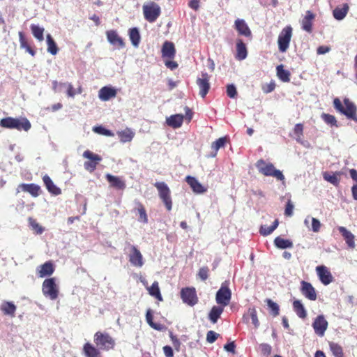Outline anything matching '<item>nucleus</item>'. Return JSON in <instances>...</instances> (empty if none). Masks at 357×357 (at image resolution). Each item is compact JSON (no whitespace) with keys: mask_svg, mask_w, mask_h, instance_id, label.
Masks as SVG:
<instances>
[{"mask_svg":"<svg viewBox=\"0 0 357 357\" xmlns=\"http://www.w3.org/2000/svg\"><path fill=\"white\" fill-rule=\"evenodd\" d=\"M343 102L345 107L343 106L339 98H335L333 100V106L335 109L340 113L345 115L347 119L357 122L356 106L349 98H344Z\"/></svg>","mask_w":357,"mask_h":357,"instance_id":"f257e3e1","label":"nucleus"},{"mask_svg":"<svg viewBox=\"0 0 357 357\" xmlns=\"http://www.w3.org/2000/svg\"><path fill=\"white\" fill-rule=\"evenodd\" d=\"M255 166L259 172L264 176H272L275 178L277 180L282 181L285 178L282 172L279 169H276L273 164L267 162L263 159L258 160Z\"/></svg>","mask_w":357,"mask_h":357,"instance_id":"f03ea898","label":"nucleus"},{"mask_svg":"<svg viewBox=\"0 0 357 357\" xmlns=\"http://www.w3.org/2000/svg\"><path fill=\"white\" fill-rule=\"evenodd\" d=\"M153 185L156 188L159 198L164 204L167 211H170L172 209L173 206L170 188L163 181L155 182Z\"/></svg>","mask_w":357,"mask_h":357,"instance_id":"7ed1b4c3","label":"nucleus"},{"mask_svg":"<svg viewBox=\"0 0 357 357\" xmlns=\"http://www.w3.org/2000/svg\"><path fill=\"white\" fill-rule=\"evenodd\" d=\"M93 340L100 350L108 351L114 349L115 345L114 340L107 333L96 332Z\"/></svg>","mask_w":357,"mask_h":357,"instance_id":"20e7f679","label":"nucleus"},{"mask_svg":"<svg viewBox=\"0 0 357 357\" xmlns=\"http://www.w3.org/2000/svg\"><path fill=\"white\" fill-rule=\"evenodd\" d=\"M144 19L150 23L155 22L161 14L160 7L154 1H150L142 6Z\"/></svg>","mask_w":357,"mask_h":357,"instance_id":"39448f33","label":"nucleus"},{"mask_svg":"<svg viewBox=\"0 0 357 357\" xmlns=\"http://www.w3.org/2000/svg\"><path fill=\"white\" fill-rule=\"evenodd\" d=\"M292 34L293 29L290 25L286 26L280 31L278 39V49L280 52H285L288 50Z\"/></svg>","mask_w":357,"mask_h":357,"instance_id":"423d86ee","label":"nucleus"},{"mask_svg":"<svg viewBox=\"0 0 357 357\" xmlns=\"http://www.w3.org/2000/svg\"><path fill=\"white\" fill-rule=\"evenodd\" d=\"M42 291L45 297L55 300L59 295V288L56 284L55 278L45 279L43 282Z\"/></svg>","mask_w":357,"mask_h":357,"instance_id":"0eeeda50","label":"nucleus"},{"mask_svg":"<svg viewBox=\"0 0 357 357\" xmlns=\"http://www.w3.org/2000/svg\"><path fill=\"white\" fill-rule=\"evenodd\" d=\"M231 298V292L228 287L227 282L222 283L220 289L217 291L215 301L218 304L225 307L229 305Z\"/></svg>","mask_w":357,"mask_h":357,"instance_id":"6e6552de","label":"nucleus"},{"mask_svg":"<svg viewBox=\"0 0 357 357\" xmlns=\"http://www.w3.org/2000/svg\"><path fill=\"white\" fill-rule=\"evenodd\" d=\"M83 157L89 160L84 163L85 169L89 172H94L98 163L102 160L100 155L93 153L89 150H86L83 153Z\"/></svg>","mask_w":357,"mask_h":357,"instance_id":"1a4fd4ad","label":"nucleus"},{"mask_svg":"<svg viewBox=\"0 0 357 357\" xmlns=\"http://www.w3.org/2000/svg\"><path fill=\"white\" fill-rule=\"evenodd\" d=\"M181 298L184 303L190 306H194L199 301L194 287L183 288L181 291Z\"/></svg>","mask_w":357,"mask_h":357,"instance_id":"9d476101","label":"nucleus"},{"mask_svg":"<svg viewBox=\"0 0 357 357\" xmlns=\"http://www.w3.org/2000/svg\"><path fill=\"white\" fill-rule=\"evenodd\" d=\"M328 326V323L322 314L318 315L312 323V327L314 333L319 337H323L324 335Z\"/></svg>","mask_w":357,"mask_h":357,"instance_id":"9b49d317","label":"nucleus"},{"mask_svg":"<svg viewBox=\"0 0 357 357\" xmlns=\"http://www.w3.org/2000/svg\"><path fill=\"white\" fill-rule=\"evenodd\" d=\"M209 79L210 76L207 73H202L201 77L197 79L196 83L199 89V93L202 98L206 97L211 88Z\"/></svg>","mask_w":357,"mask_h":357,"instance_id":"f8f14e48","label":"nucleus"},{"mask_svg":"<svg viewBox=\"0 0 357 357\" xmlns=\"http://www.w3.org/2000/svg\"><path fill=\"white\" fill-rule=\"evenodd\" d=\"M130 263L135 267H142L144 265V259L141 252L135 245H130L128 255Z\"/></svg>","mask_w":357,"mask_h":357,"instance_id":"ddd939ff","label":"nucleus"},{"mask_svg":"<svg viewBox=\"0 0 357 357\" xmlns=\"http://www.w3.org/2000/svg\"><path fill=\"white\" fill-rule=\"evenodd\" d=\"M301 294L310 301H316L317 298V294L314 287L310 282L302 280L301 282Z\"/></svg>","mask_w":357,"mask_h":357,"instance_id":"4468645a","label":"nucleus"},{"mask_svg":"<svg viewBox=\"0 0 357 357\" xmlns=\"http://www.w3.org/2000/svg\"><path fill=\"white\" fill-rule=\"evenodd\" d=\"M316 271L323 284L328 285L333 282V277L326 266L324 265L317 266Z\"/></svg>","mask_w":357,"mask_h":357,"instance_id":"2eb2a0df","label":"nucleus"},{"mask_svg":"<svg viewBox=\"0 0 357 357\" xmlns=\"http://www.w3.org/2000/svg\"><path fill=\"white\" fill-rule=\"evenodd\" d=\"M105 178L109 184V186L117 190H123L126 188V184L124 180L121 177L107 174Z\"/></svg>","mask_w":357,"mask_h":357,"instance_id":"dca6fc26","label":"nucleus"},{"mask_svg":"<svg viewBox=\"0 0 357 357\" xmlns=\"http://www.w3.org/2000/svg\"><path fill=\"white\" fill-rule=\"evenodd\" d=\"M315 19V15L310 10L305 12V16L301 21V28L305 31L311 33L312 32L313 21Z\"/></svg>","mask_w":357,"mask_h":357,"instance_id":"f3484780","label":"nucleus"},{"mask_svg":"<svg viewBox=\"0 0 357 357\" xmlns=\"http://www.w3.org/2000/svg\"><path fill=\"white\" fill-rule=\"evenodd\" d=\"M234 28L238 33L245 37H251L252 32L244 20L237 19L234 22Z\"/></svg>","mask_w":357,"mask_h":357,"instance_id":"a211bd4d","label":"nucleus"},{"mask_svg":"<svg viewBox=\"0 0 357 357\" xmlns=\"http://www.w3.org/2000/svg\"><path fill=\"white\" fill-rule=\"evenodd\" d=\"M185 181L196 194H203L207 191V188L203 186L197 178L191 176L185 177Z\"/></svg>","mask_w":357,"mask_h":357,"instance_id":"6ab92c4d","label":"nucleus"},{"mask_svg":"<svg viewBox=\"0 0 357 357\" xmlns=\"http://www.w3.org/2000/svg\"><path fill=\"white\" fill-rule=\"evenodd\" d=\"M20 190L29 192L33 197H36L40 195V187L35 183H22L18 185L17 193L20 192Z\"/></svg>","mask_w":357,"mask_h":357,"instance_id":"aec40b11","label":"nucleus"},{"mask_svg":"<svg viewBox=\"0 0 357 357\" xmlns=\"http://www.w3.org/2000/svg\"><path fill=\"white\" fill-rule=\"evenodd\" d=\"M116 90L112 86H103L98 91V98L102 101H108L116 96Z\"/></svg>","mask_w":357,"mask_h":357,"instance_id":"412c9836","label":"nucleus"},{"mask_svg":"<svg viewBox=\"0 0 357 357\" xmlns=\"http://www.w3.org/2000/svg\"><path fill=\"white\" fill-rule=\"evenodd\" d=\"M16 310L17 307L12 301H4L0 305V310L6 316L15 317Z\"/></svg>","mask_w":357,"mask_h":357,"instance_id":"4be33fe9","label":"nucleus"},{"mask_svg":"<svg viewBox=\"0 0 357 357\" xmlns=\"http://www.w3.org/2000/svg\"><path fill=\"white\" fill-rule=\"evenodd\" d=\"M106 34L108 41L112 45L118 47V48H123L125 47L123 40L118 35L116 31H108Z\"/></svg>","mask_w":357,"mask_h":357,"instance_id":"5701e85b","label":"nucleus"},{"mask_svg":"<svg viewBox=\"0 0 357 357\" xmlns=\"http://www.w3.org/2000/svg\"><path fill=\"white\" fill-rule=\"evenodd\" d=\"M82 351L85 357H100V349L90 342L84 344Z\"/></svg>","mask_w":357,"mask_h":357,"instance_id":"b1692460","label":"nucleus"},{"mask_svg":"<svg viewBox=\"0 0 357 357\" xmlns=\"http://www.w3.org/2000/svg\"><path fill=\"white\" fill-rule=\"evenodd\" d=\"M162 56L163 58L172 59L176 54V49L172 42L165 41L162 47Z\"/></svg>","mask_w":357,"mask_h":357,"instance_id":"393cba45","label":"nucleus"},{"mask_svg":"<svg viewBox=\"0 0 357 357\" xmlns=\"http://www.w3.org/2000/svg\"><path fill=\"white\" fill-rule=\"evenodd\" d=\"M236 56L235 58L238 61L244 60L248 56V50L243 41L238 38L236 43Z\"/></svg>","mask_w":357,"mask_h":357,"instance_id":"a878e982","label":"nucleus"},{"mask_svg":"<svg viewBox=\"0 0 357 357\" xmlns=\"http://www.w3.org/2000/svg\"><path fill=\"white\" fill-rule=\"evenodd\" d=\"M54 271V267L51 261H46L38 268V275L40 278L51 275Z\"/></svg>","mask_w":357,"mask_h":357,"instance_id":"bb28decb","label":"nucleus"},{"mask_svg":"<svg viewBox=\"0 0 357 357\" xmlns=\"http://www.w3.org/2000/svg\"><path fill=\"white\" fill-rule=\"evenodd\" d=\"M43 181L49 192L54 195H59L61 193V189L54 185L48 175H44L43 176Z\"/></svg>","mask_w":357,"mask_h":357,"instance_id":"cd10ccee","label":"nucleus"},{"mask_svg":"<svg viewBox=\"0 0 357 357\" xmlns=\"http://www.w3.org/2000/svg\"><path fill=\"white\" fill-rule=\"evenodd\" d=\"M19 40L20 44V47L22 49H25V50L29 53L31 56H34L36 55V51L31 46L30 43L28 41V39L26 38L24 33L22 31H20L18 33Z\"/></svg>","mask_w":357,"mask_h":357,"instance_id":"c85d7f7f","label":"nucleus"},{"mask_svg":"<svg viewBox=\"0 0 357 357\" xmlns=\"http://www.w3.org/2000/svg\"><path fill=\"white\" fill-rule=\"evenodd\" d=\"M183 119L184 116L183 114H174L167 118L166 123L169 126L173 128H178L182 126Z\"/></svg>","mask_w":357,"mask_h":357,"instance_id":"c756f323","label":"nucleus"},{"mask_svg":"<svg viewBox=\"0 0 357 357\" xmlns=\"http://www.w3.org/2000/svg\"><path fill=\"white\" fill-rule=\"evenodd\" d=\"M338 230L344 237V239L348 246L351 248H354L355 247L354 235L351 231H348L344 227H339Z\"/></svg>","mask_w":357,"mask_h":357,"instance_id":"7c9ffc66","label":"nucleus"},{"mask_svg":"<svg viewBox=\"0 0 357 357\" xmlns=\"http://www.w3.org/2000/svg\"><path fill=\"white\" fill-rule=\"evenodd\" d=\"M349 7L347 3H344L342 7H336L333 11V15L337 20H343L349 12Z\"/></svg>","mask_w":357,"mask_h":357,"instance_id":"2f4dec72","label":"nucleus"},{"mask_svg":"<svg viewBox=\"0 0 357 357\" xmlns=\"http://www.w3.org/2000/svg\"><path fill=\"white\" fill-rule=\"evenodd\" d=\"M251 319L252 324H253L255 328H257L259 326V321L257 317V312L255 307H250L247 312V313L244 314L243 319L248 321V319Z\"/></svg>","mask_w":357,"mask_h":357,"instance_id":"473e14b6","label":"nucleus"},{"mask_svg":"<svg viewBox=\"0 0 357 357\" xmlns=\"http://www.w3.org/2000/svg\"><path fill=\"white\" fill-rule=\"evenodd\" d=\"M224 307L222 305H215L211 308L208 314V318L212 323L215 324L218 321L224 311Z\"/></svg>","mask_w":357,"mask_h":357,"instance_id":"72a5a7b5","label":"nucleus"},{"mask_svg":"<svg viewBox=\"0 0 357 357\" xmlns=\"http://www.w3.org/2000/svg\"><path fill=\"white\" fill-rule=\"evenodd\" d=\"M293 309L299 318L303 319L307 317V312L303 303L299 300H295L293 302Z\"/></svg>","mask_w":357,"mask_h":357,"instance_id":"f704fd0d","label":"nucleus"},{"mask_svg":"<svg viewBox=\"0 0 357 357\" xmlns=\"http://www.w3.org/2000/svg\"><path fill=\"white\" fill-rule=\"evenodd\" d=\"M136 209L139 213L138 220L141 222L146 224L148 222V216L144 206L139 201L135 202Z\"/></svg>","mask_w":357,"mask_h":357,"instance_id":"c9c22d12","label":"nucleus"},{"mask_svg":"<svg viewBox=\"0 0 357 357\" xmlns=\"http://www.w3.org/2000/svg\"><path fill=\"white\" fill-rule=\"evenodd\" d=\"M118 137L122 143L130 142L135 136V132L130 128H126L123 130L117 132Z\"/></svg>","mask_w":357,"mask_h":357,"instance_id":"e433bc0d","label":"nucleus"},{"mask_svg":"<svg viewBox=\"0 0 357 357\" xmlns=\"http://www.w3.org/2000/svg\"><path fill=\"white\" fill-rule=\"evenodd\" d=\"M14 129H17V130H24L28 131L30 130L31 127V124L30 121L25 117L17 119L15 121Z\"/></svg>","mask_w":357,"mask_h":357,"instance_id":"4c0bfd02","label":"nucleus"},{"mask_svg":"<svg viewBox=\"0 0 357 357\" xmlns=\"http://www.w3.org/2000/svg\"><path fill=\"white\" fill-rule=\"evenodd\" d=\"M277 76L284 82H289L290 81V72L284 68V66L280 64L276 68Z\"/></svg>","mask_w":357,"mask_h":357,"instance_id":"58836bf2","label":"nucleus"},{"mask_svg":"<svg viewBox=\"0 0 357 357\" xmlns=\"http://www.w3.org/2000/svg\"><path fill=\"white\" fill-rule=\"evenodd\" d=\"M275 245L279 249L291 248L293 247V243L289 239H284L280 236H278L274 240Z\"/></svg>","mask_w":357,"mask_h":357,"instance_id":"ea45409f","label":"nucleus"},{"mask_svg":"<svg viewBox=\"0 0 357 357\" xmlns=\"http://www.w3.org/2000/svg\"><path fill=\"white\" fill-rule=\"evenodd\" d=\"M149 294L155 297L159 301H162V297L160 294V290L159 288V284L157 281H155L150 287L148 288Z\"/></svg>","mask_w":357,"mask_h":357,"instance_id":"a19ab883","label":"nucleus"},{"mask_svg":"<svg viewBox=\"0 0 357 357\" xmlns=\"http://www.w3.org/2000/svg\"><path fill=\"white\" fill-rule=\"evenodd\" d=\"M278 220L276 219L271 226L261 225L259 229V233L264 236H268L278 227Z\"/></svg>","mask_w":357,"mask_h":357,"instance_id":"79ce46f5","label":"nucleus"},{"mask_svg":"<svg viewBox=\"0 0 357 357\" xmlns=\"http://www.w3.org/2000/svg\"><path fill=\"white\" fill-rule=\"evenodd\" d=\"M341 175L340 172H336L333 174H330L328 172H324L323 174L324 178L331 184L337 186L340 183V178L338 176Z\"/></svg>","mask_w":357,"mask_h":357,"instance_id":"37998d69","label":"nucleus"},{"mask_svg":"<svg viewBox=\"0 0 357 357\" xmlns=\"http://www.w3.org/2000/svg\"><path fill=\"white\" fill-rule=\"evenodd\" d=\"M30 28H31V32H32V34L33 35V36L39 41H43L44 39V37H43V33H44V31H45L44 28L40 27L38 25L33 24L31 25Z\"/></svg>","mask_w":357,"mask_h":357,"instance_id":"c03bdc74","label":"nucleus"},{"mask_svg":"<svg viewBox=\"0 0 357 357\" xmlns=\"http://www.w3.org/2000/svg\"><path fill=\"white\" fill-rule=\"evenodd\" d=\"M129 37L132 44L137 47L140 42V35L137 28H132L129 30Z\"/></svg>","mask_w":357,"mask_h":357,"instance_id":"a18cd8bd","label":"nucleus"},{"mask_svg":"<svg viewBox=\"0 0 357 357\" xmlns=\"http://www.w3.org/2000/svg\"><path fill=\"white\" fill-rule=\"evenodd\" d=\"M47 44L48 52L52 55H56L59 51V49L55 41L50 34L47 36Z\"/></svg>","mask_w":357,"mask_h":357,"instance_id":"49530a36","label":"nucleus"},{"mask_svg":"<svg viewBox=\"0 0 357 357\" xmlns=\"http://www.w3.org/2000/svg\"><path fill=\"white\" fill-rule=\"evenodd\" d=\"M17 118L6 117L0 121V126L4 128L14 129L15 121Z\"/></svg>","mask_w":357,"mask_h":357,"instance_id":"de8ad7c7","label":"nucleus"},{"mask_svg":"<svg viewBox=\"0 0 357 357\" xmlns=\"http://www.w3.org/2000/svg\"><path fill=\"white\" fill-rule=\"evenodd\" d=\"M228 139L227 137H223L218 139L216 141L213 142L211 144V148L215 151V153L213 156L216 155L218 151L225 146L226 143L227 142Z\"/></svg>","mask_w":357,"mask_h":357,"instance_id":"09e8293b","label":"nucleus"},{"mask_svg":"<svg viewBox=\"0 0 357 357\" xmlns=\"http://www.w3.org/2000/svg\"><path fill=\"white\" fill-rule=\"evenodd\" d=\"M146 319L147 323L151 328L157 331H161L162 329V325L153 322V316L151 310H147L146 314Z\"/></svg>","mask_w":357,"mask_h":357,"instance_id":"8fccbe9b","label":"nucleus"},{"mask_svg":"<svg viewBox=\"0 0 357 357\" xmlns=\"http://www.w3.org/2000/svg\"><path fill=\"white\" fill-rule=\"evenodd\" d=\"M330 349L335 357H344L342 347L334 342L330 343Z\"/></svg>","mask_w":357,"mask_h":357,"instance_id":"3c124183","label":"nucleus"},{"mask_svg":"<svg viewBox=\"0 0 357 357\" xmlns=\"http://www.w3.org/2000/svg\"><path fill=\"white\" fill-rule=\"evenodd\" d=\"M321 116L326 124L330 125L331 126H338L337 123V119L335 116L329 114L323 113Z\"/></svg>","mask_w":357,"mask_h":357,"instance_id":"603ef678","label":"nucleus"},{"mask_svg":"<svg viewBox=\"0 0 357 357\" xmlns=\"http://www.w3.org/2000/svg\"><path fill=\"white\" fill-rule=\"evenodd\" d=\"M266 302L267 303V305L268 306L271 313L273 317H276L279 314L280 312V308L278 305L273 302L272 300L268 298L266 300Z\"/></svg>","mask_w":357,"mask_h":357,"instance_id":"864d4df0","label":"nucleus"},{"mask_svg":"<svg viewBox=\"0 0 357 357\" xmlns=\"http://www.w3.org/2000/svg\"><path fill=\"white\" fill-rule=\"evenodd\" d=\"M28 221L29 225L31 227L32 229L36 231V234H41L44 231V228L40 226L35 219L29 218Z\"/></svg>","mask_w":357,"mask_h":357,"instance_id":"5fc2aeb1","label":"nucleus"},{"mask_svg":"<svg viewBox=\"0 0 357 357\" xmlns=\"http://www.w3.org/2000/svg\"><path fill=\"white\" fill-rule=\"evenodd\" d=\"M294 134L296 137V140L300 142L303 136V124L297 123L294 128Z\"/></svg>","mask_w":357,"mask_h":357,"instance_id":"6e6d98bb","label":"nucleus"},{"mask_svg":"<svg viewBox=\"0 0 357 357\" xmlns=\"http://www.w3.org/2000/svg\"><path fill=\"white\" fill-rule=\"evenodd\" d=\"M93 130L98 134L105 135V136H113L114 134L111 130L105 129L102 126H96L93 128Z\"/></svg>","mask_w":357,"mask_h":357,"instance_id":"4d7b16f0","label":"nucleus"},{"mask_svg":"<svg viewBox=\"0 0 357 357\" xmlns=\"http://www.w3.org/2000/svg\"><path fill=\"white\" fill-rule=\"evenodd\" d=\"M208 268L204 266L199 268L197 275L202 280L205 281L208 277Z\"/></svg>","mask_w":357,"mask_h":357,"instance_id":"13d9d810","label":"nucleus"},{"mask_svg":"<svg viewBox=\"0 0 357 357\" xmlns=\"http://www.w3.org/2000/svg\"><path fill=\"white\" fill-rule=\"evenodd\" d=\"M261 353L264 356H268L271 354L272 348L268 344L263 343L259 345Z\"/></svg>","mask_w":357,"mask_h":357,"instance_id":"bf43d9fd","label":"nucleus"},{"mask_svg":"<svg viewBox=\"0 0 357 357\" xmlns=\"http://www.w3.org/2000/svg\"><path fill=\"white\" fill-rule=\"evenodd\" d=\"M219 334L213 331H209L206 334V341L208 343H213L218 337Z\"/></svg>","mask_w":357,"mask_h":357,"instance_id":"052dcab7","label":"nucleus"},{"mask_svg":"<svg viewBox=\"0 0 357 357\" xmlns=\"http://www.w3.org/2000/svg\"><path fill=\"white\" fill-rule=\"evenodd\" d=\"M227 94L229 98H234L237 96V91L234 85L229 84L227 86Z\"/></svg>","mask_w":357,"mask_h":357,"instance_id":"680f3d73","label":"nucleus"},{"mask_svg":"<svg viewBox=\"0 0 357 357\" xmlns=\"http://www.w3.org/2000/svg\"><path fill=\"white\" fill-rule=\"evenodd\" d=\"M61 86H66L67 85V95L68 97L74 98L75 96L77 94L75 89L73 88V86L71 83H61Z\"/></svg>","mask_w":357,"mask_h":357,"instance_id":"e2e57ef3","label":"nucleus"},{"mask_svg":"<svg viewBox=\"0 0 357 357\" xmlns=\"http://www.w3.org/2000/svg\"><path fill=\"white\" fill-rule=\"evenodd\" d=\"M275 88V84L273 81H271L270 83L265 84L262 86V91L265 93H268L272 92Z\"/></svg>","mask_w":357,"mask_h":357,"instance_id":"0e129e2a","label":"nucleus"},{"mask_svg":"<svg viewBox=\"0 0 357 357\" xmlns=\"http://www.w3.org/2000/svg\"><path fill=\"white\" fill-rule=\"evenodd\" d=\"M294 204L290 199L288 200L284 210V215L290 217L293 215Z\"/></svg>","mask_w":357,"mask_h":357,"instance_id":"69168bd1","label":"nucleus"},{"mask_svg":"<svg viewBox=\"0 0 357 357\" xmlns=\"http://www.w3.org/2000/svg\"><path fill=\"white\" fill-rule=\"evenodd\" d=\"M169 337H170V339L172 342V344H173L175 349L176 351H179L180 346H181V342H180L179 340L177 338L176 336L174 335L172 332H170V333H169Z\"/></svg>","mask_w":357,"mask_h":357,"instance_id":"338daca9","label":"nucleus"},{"mask_svg":"<svg viewBox=\"0 0 357 357\" xmlns=\"http://www.w3.org/2000/svg\"><path fill=\"white\" fill-rule=\"evenodd\" d=\"M321 223L317 218H312V229L314 232H318L320 229Z\"/></svg>","mask_w":357,"mask_h":357,"instance_id":"774afa93","label":"nucleus"}]
</instances>
